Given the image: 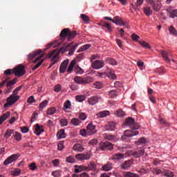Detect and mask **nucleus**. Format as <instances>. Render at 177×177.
Here are the masks:
<instances>
[{
    "instance_id": "20e7f679",
    "label": "nucleus",
    "mask_w": 177,
    "mask_h": 177,
    "mask_svg": "<svg viewBox=\"0 0 177 177\" xmlns=\"http://www.w3.org/2000/svg\"><path fill=\"white\" fill-rule=\"evenodd\" d=\"M76 36L77 32L75 30L71 32L69 28L63 29L59 34L61 41H64L66 38H67V41H71L74 39Z\"/></svg>"
},
{
    "instance_id": "f3484780",
    "label": "nucleus",
    "mask_w": 177,
    "mask_h": 177,
    "mask_svg": "<svg viewBox=\"0 0 177 177\" xmlns=\"http://www.w3.org/2000/svg\"><path fill=\"white\" fill-rule=\"evenodd\" d=\"M152 8L155 12H158L160 9H161V2L160 1L157 0L155 1L152 5Z\"/></svg>"
},
{
    "instance_id": "de8ad7c7",
    "label": "nucleus",
    "mask_w": 177,
    "mask_h": 177,
    "mask_svg": "<svg viewBox=\"0 0 177 177\" xmlns=\"http://www.w3.org/2000/svg\"><path fill=\"white\" fill-rule=\"evenodd\" d=\"M66 162H68L69 164H74V162H75V159L72 156H68L66 158Z\"/></svg>"
},
{
    "instance_id": "a18cd8bd",
    "label": "nucleus",
    "mask_w": 177,
    "mask_h": 177,
    "mask_svg": "<svg viewBox=\"0 0 177 177\" xmlns=\"http://www.w3.org/2000/svg\"><path fill=\"white\" fill-rule=\"evenodd\" d=\"M46 106H48V100H44L41 102V104H39V110H44V109H45Z\"/></svg>"
},
{
    "instance_id": "603ef678",
    "label": "nucleus",
    "mask_w": 177,
    "mask_h": 177,
    "mask_svg": "<svg viewBox=\"0 0 177 177\" xmlns=\"http://www.w3.org/2000/svg\"><path fill=\"white\" fill-rule=\"evenodd\" d=\"M105 139L107 140H111V142H115V136L113 135H106Z\"/></svg>"
},
{
    "instance_id": "ea45409f",
    "label": "nucleus",
    "mask_w": 177,
    "mask_h": 177,
    "mask_svg": "<svg viewBox=\"0 0 177 177\" xmlns=\"http://www.w3.org/2000/svg\"><path fill=\"white\" fill-rule=\"evenodd\" d=\"M75 60H73L71 64H69L67 71L68 73H71V71H73V69L74 68V66H75Z\"/></svg>"
},
{
    "instance_id": "f257e3e1",
    "label": "nucleus",
    "mask_w": 177,
    "mask_h": 177,
    "mask_svg": "<svg viewBox=\"0 0 177 177\" xmlns=\"http://www.w3.org/2000/svg\"><path fill=\"white\" fill-rule=\"evenodd\" d=\"M77 48H78V44H76L74 45V43H70L68 44H64L59 50L55 49L50 52L48 54V57L50 59L52 58L51 60L53 62L50 67H52L53 64L57 63V60H59V55H60V53H64V52L68 51V55L72 56V55H74V52H75V49H77Z\"/></svg>"
},
{
    "instance_id": "6ab92c4d",
    "label": "nucleus",
    "mask_w": 177,
    "mask_h": 177,
    "mask_svg": "<svg viewBox=\"0 0 177 177\" xmlns=\"http://www.w3.org/2000/svg\"><path fill=\"white\" fill-rule=\"evenodd\" d=\"M160 53H161L163 59H165V62H167L168 63L171 62V59H169L171 54H169L168 52L164 51V50H162L160 52Z\"/></svg>"
},
{
    "instance_id": "4c0bfd02",
    "label": "nucleus",
    "mask_w": 177,
    "mask_h": 177,
    "mask_svg": "<svg viewBox=\"0 0 177 177\" xmlns=\"http://www.w3.org/2000/svg\"><path fill=\"white\" fill-rule=\"evenodd\" d=\"M71 124L73 125H75V127H78L81 124V120L78 118H73L71 120Z\"/></svg>"
},
{
    "instance_id": "8fccbe9b",
    "label": "nucleus",
    "mask_w": 177,
    "mask_h": 177,
    "mask_svg": "<svg viewBox=\"0 0 177 177\" xmlns=\"http://www.w3.org/2000/svg\"><path fill=\"white\" fill-rule=\"evenodd\" d=\"M139 44H141V46L144 48H146L147 49H151L150 45H149V44H147L145 41H139Z\"/></svg>"
},
{
    "instance_id": "6e6552de",
    "label": "nucleus",
    "mask_w": 177,
    "mask_h": 177,
    "mask_svg": "<svg viewBox=\"0 0 177 177\" xmlns=\"http://www.w3.org/2000/svg\"><path fill=\"white\" fill-rule=\"evenodd\" d=\"M92 157V153L87 152L86 153H78L75 156L76 160L83 161L84 160H88Z\"/></svg>"
},
{
    "instance_id": "3c124183",
    "label": "nucleus",
    "mask_w": 177,
    "mask_h": 177,
    "mask_svg": "<svg viewBox=\"0 0 177 177\" xmlns=\"http://www.w3.org/2000/svg\"><path fill=\"white\" fill-rule=\"evenodd\" d=\"M51 175L54 177H61L62 176L60 170H57V171H53Z\"/></svg>"
},
{
    "instance_id": "423d86ee",
    "label": "nucleus",
    "mask_w": 177,
    "mask_h": 177,
    "mask_svg": "<svg viewBox=\"0 0 177 177\" xmlns=\"http://www.w3.org/2000/svg\"><path fill=\"white\" fill-rule=\"evenodd\" d=\"M12 73L16 75V77H23L24 74H26V71H24V66L19 65L13 69Z\"/></svg>"
},
{
    "instance_id": "39448f33",
    "label": "nucleus",
    "mask_w": 177,
    "mask_h": 177,
    "mask_svg": "<svg viewBox=\"0 0 177 177\" xmlns=\"http://www.w3.org/2000/svg\"><path fill=\"white\" fill-rule=\"evenodd\" d=\"M124 124L125 125H127V127H129V128H131V129H133V131H136V129H140V126L139 125V124L135 122V120L132 118H127Z\"/></svg>"
},
{
    "instance_id": "a211bd4d",
    "label": "nucleus",
    "mask_w": 177,
    "mask_h": 177,
    "mask_svg": "<svg viewBox=\"0 0 177 177\" xmlns=\"http://www.w3.org/2000/svg\"><path fill=\"white\" fill-rule=\"evenodd\" d=\"M68 64V61L65 60L64 61L59 67V71L60 73H66V70H67V65Z\"/></svg>"
},
{
    "instance_id": "5701e85b",
    "label": "nucleus",
    "mask_w": 177,
    "mask_h": 177,
    "mask_svg": "<svg viewBox=\"0 0 177 177\" xmlns=\"http://www.w3.org/2000/svg\"><path fill=\"white\" fill-rule=\"evenodd\" d=\"M113 23H114V24H118V26H125V23H124L118 16L113 18Z\"/></svg>"
},
{
    "instance_id": "9b49d317",
    "label": "nucleus",
    "mask_w": 177,
    "mask_h": 177,
    "mask_svg": "<svg viewBox=\"0 0 177 177\" xmlns=\"http://www.w3.org/2000/svg\"><path fill=\"white\" fill-rule=\"evenodd\" d=\"M100 100V97L99 96H93L88 98V103L91 106H95V104H97V103H99V100Z\"/></svg>"
},
{
    "instance_id": "c756f323",
    "label": "nucleus",
    "mask_w": 177,
    "mask_h": 177,
    "mask_svg": "<svg viewBox=\"0 0 177 177\" xmlns=\"http://www.w3.org/2000/svg\"><path fill=\"white\" fill-rule=\"evenodd\" d=\"M112 169L113 164L111 162H108L102 167V169L106 171H111Z\"/></svg>"
},
{
    "instance_id": "c85d7f7f",
    "label": "nucleus",
    "mask_w": 177,
    "mask_h": 177,
    "mask_svg": "<svg viewBox=\"0 0 177 177\" xmlns=\"http://www.w3.org/2000/svg\"><path fill=\"white\" fill-rule=\"evenodd\" d=\"M106 131H114L115 129V122H110L106 127Z\"/></svg>"
},
{
    "instance_id": "7ed1b4c3",
    "label": "nucleus",
    "mask_w": 177,
    "mask_h": 177,
    "mask_svg": "<svg viewBox=\"0 0 177 177\" xmlns=\"http://www.w3.org/2000/svg\"><path fill=\"white\" fill-rule=\"evenodd\" d=\"M23 88V86H20L19 87H17L12 92V95H11L8 99L7 102L4 104V107L8 108L9 106H12V104H15L19 99H20V97L18 95H16L19 93V91H21V88Z\"/></svg>"
},
{
    "instance_id": "6e6d98bb",
    "label": "nucleus",
    "mask_w": 177,
    "mask_h": 177,
    "mask_svg": "<svg viewBox=\"0 0 177 177\" xmlns=\"http://www.w3.org/2000/svg\"><path fill=\"white\" fill-rule=\"evenodd\" d=\"M153 174L155 175H160V174H162V171L160 169L158 168H154L152 169Z\"/></svg>"
},
{
    "instance_id": "412c9836",
    "label": "nucleus",
    "mask_w": 177,
    "mask_h": 177,
    "mask_svg": "<svg viewBox=\"0 0 177 177\" xmlns=\"http://www.w3.org/2000/svg\"><path fill=\"white\" fill-rule=\"evenodd\" d=\"M9 117H10V112H9V111L3 114L0 117V125H2V124H3V122H4V121H6V119L9 118Z\"/></svg>"
},
{
    "instance_id": "ddd939ff",
    "label": "nucleus",
    "mask_w": 177,
    "mask_h": 177,
    "mask_svg": "<svg viewBox=\"0 0 177 177\" xmlns=\"http://www.w3.org/2000/svg\"><path fill=\"white\" fill-rule=\"evenodd\" d=\"M86 129H87L88 135H89V136L94 135V133H96L95 127L92 123H89L88 124Z\"/></svg>"
},
{
    "instance_id": "a19ab883",
    "label": "nucleus",
    "mask_w": 177,
    "mask_h": 177,
    "mask_svg": "<svg viewBox=\"0 0 177 177\" xmlns=\"http://www.w3.org/2000/svg\"><path fill=\"white\" fill-rule=\"evenodd\" d=\"M56 111L57 110L55 107H51L47 110V114L48 115H53V114H55Z\"/></svg>"
},
{
    "instance_id": "473e14b6",
    "label": "nucleus",
    "mask_w": 177,
    "mask_h": 177,
    "mask_svg": "<svg viewBox=\"0 0 177 177\" xmlns=\"http://www.w3.org/2000/svg\"><path fill=\"white\" fill-rule=\"evenodd\" d=\"M57 135L59 139H64V138H66V133H64V129L59 130Z\"/></svg>"
},
{
    "instance_id": "c9c22d12",
    "label": "nucleus",
    "mask_w": 177,
    "mask_h": 177,
    "mask_svg": "<svg viewBox=\"0 0 177 177\" xmlns=\"http://www.w3.org/2000/svg\"><path fill=\"white\" fill-rule=\"evenodd\" d=\"M74 81L76 84L83 85V77L80 76H76L74 77Z\"/></svg>"
},
{
    "instance_id": "1a4fd4ad",
    "label": "nucleus",
    "mask_w": 177,
    "mask_h": 177,
    "mask_svg": "<svg viewBox=\"0 0 177 177\" xmlns=\"http://www.w3.org/2000/svg\"><path fill=\"white\" fill-rule=\"evenodd\" d=\"M100 149H101V150H113V146L111 142H101L100 143Z\"/></svg>"
},
{
    "instance_id": "bb28decb",
    "label": "nucleus",
    "mask_w": 177,
    "mask_h": 177,
    "mask_svg": "<svg viewBox=\"0 0 177 177\" xmlns=\"http://www.w3.org/2000/svg\"><path fill=\"white\" fill-rule=\"evenodd\" d=\"M122 175L123 177H139V174L131 171H124Z\"/></svg>"
},
{
    "instance_id": "13d9d810",
    "label": "nucleus",
    "mask_w": 177,
    "mask_h": 177,
    "mask_svg": "<svg viewBox=\"0 0 177 177\" xmlns=\"http://www.w3.org/2000/svg\"><path fill=\"white\" fill-rule=\"evenodd\" d=\"M80 135L84 137L89 136V134H88V130H86V129L80 130Z\"/></svg>"
},
{
    "instance_id": "a878e982",
    "label": "nucleus",
    "mask_w": 177,
    "mask_h": 177,
    "mask_svg": "<svg viewBox=\"0 0 177 177\" xmlns=\"http://www.w3.org/2000/svg\"><path fill=\"white\" fill-rule=\"evenodd\" d=\"M91 82H93V77L91 76H86L83 77L82 85H88V84H91Z\"/></svg>"
},
{
    "instance_id": "5fc2aeb1",
    "label": "nucleus",
    "mask_w": 177,
    "mask_h": 177,
    "mask_svg": "<svg viewBox=\"0 0 177 177\" xmlns=\"http://www.w3.org/2000/svg\"><path fill=\"white\" fill-rule=\"evenodd\" d=\"M75 72H76L77 74H84V69L80 66H77L75 68Z\"/></svg>"
},
{
    "instance_id": "7c9ffc66",
    "label": "nucleus",
    "mask_w": 177,
    "mask_h": 177,
    "mask_svg": "<svg viewBox=\"0 0 177 177\" xmlns=\"http://www.w3.org/2000/svg\"><path fill=\"white\" fill-rule=\"evenodd\" d=\"M109 95L111 99H115L118 96V92L117 90H112L109 92Z\"/></svg>"
},
{
    "instance_id": "cd10ccee",
    "label": "nucleus",
    "mask_w": 177,
    "mask_h": 177,
    "mask_svg": "<svg viewBox=\"0 0 177 177\" xmlns=\"http://www.w3.org/2000/svg\"><path fill=\"white\" fill-rule=\"evenodd\" d=\"M73 149L75 151H79V152H82L84 150V147L81 144H75L73 146Z\"/></svg>"
},
{
    "instance_id": "37998d69",
    "label": "nucleus",
    "mask_w": 177,
    "mask_h": 177,
    "mask_svg": "<svg viewBox=\"0 0 177 177\" xmlns=\"http://www.w3.org/2000/svg\"><path fill=\"white\" fill-rule=\"evenodd\" d=\"M106 63L111 64L112 66H117V61L113 58H107Z\"/></svg>"
},
{
    "instance_id": "e433bc0d",
    "label": "nucleus",
    "mask_w": 177,
    "mask_h": 177,
    "mask_svg": "<svg viewBox=\"0 0 177 177\" xmlns=\"http://www.w3.org/2000/svg\"><path fill=\"white\" fill-rule=\"evenodd\" d=\"M162 175H164V176H167V177H173L174 173L169 170H164L162 171Z\"/></svg>"
},
{
    "instance_id": "9d476101",
    "label": "nucleus",
    "mask_w": 177,
    "mask_h": 177,
    "mask_svg": "<svg viewBox=\"0 0 177 177\" xmlns=\"http://www.w3.org/2000/svg\"><path fill=\"white\" fill-rule=\"evenodd\" d=\"M19 154H13L9 156L3 162L4 165H9V164H12L13 161H16L17 158H19Z\"/></svg>"
},
{
    "instance_id": "f8f14e48",
    "label": "nucleus",
    "mask_w": 177,
    "mask_h": 177,
    "mask_svg": "<svg viewBox=\"0 0 177 177\" xmlns=\"http://www.w3.org/2000/svg\"><path fill=\"white\" fill-rule=\"evenodd\" d=\"M93 67L95 68V70H99V68L104 67V62L101 60H95L93 63Z\"/></svg>"
},
{
    "instance_id": "2f4dec72",
    "label": "nucleus",
    "mask_w": 177,
    "mask_h": 177,
    "mask_svg": "<svg viewBox=\"0 0 177 177\" xmlns=\"http://www.w3.org/2000/svg\"><path fill=\"white\" fill-rule=\"evenodd\" d=\"M12 135H15V130L8 129L4 134V137L8 139L12 136Z\"/></svg>"
},
{
    "instance_id": "0e129e2a",
    "label": "nucleus",
    "mask_w": 177,
    "mask_h": 177,
    "mask_svg": "<svg viewBox=\"0 0 177 177\" xmlns=\"http://www.w3.org/2000/svg\"><path fill=\"white\" fill-rule=\"evenodd\" d=\"M66 109H70V106H71V102L70 100H66L64 104Z\"/></svg>"
},
{
    "instance_id": "72a5a7b5",
    "label": "nucleus",
    "mask_w": 177,
    "mask_h": 177,
    "mask_svg": "<svg viewBox=\"0 0 177 177\" xmlns=\"http://www.w3.org/2000/svg\"><path fill=\"white\" fill-rule=\"evenodd\" d=\"M91 48V44H85L83 45L79 50H77V53L84 52V50H88Z\"/></svg>"
},
{
    "instance_id": "09e8293b",
    "label": "nucleus",
    "mask_w": 177,
    "mask_h": 177,
    "mask_svg": "<svg viewBox=\"0 0 177 177\" xmlns=\"http://www.w3.org/2000/svg\"><path fill=\"white\" fill-rule=\"evenodd\" d=\"M20 174H21V170L19 169H16L15 170L11 171V175L13 176H19Z\"/></svg>"
},
{
    "instance_id": "f03ea898",
    "label": "nucleus",
    "mask_w": 177,
    "mask_h": 177,
    "mask_svg": "<svg viewBox=\"0 0 177 177\" xmlns=\"http://www.w3.org/2000/svg\"><path fill=\"white\" fill-rule=\"evenodd\" d=\"M41 53H42V50L39 49L37 50L32 52V53H30L28 55V59L29 60H32V59H34L35 57H37V56H39L34 61V63H37L36 66H37V68H39V66H41V64H42V63H44V57L45 56V54H41Z\"/></svg>"
},
{
    "instance_id": "79ce46f5",
    "label": "nucleus",
    "mask_w": 177,
    "mask_h": 177,
    "mask_svg": "<svg viewBox=\"0 0 177 177\" xmlns=\"http://www.w3.org/2000/svg\"><path fill=\"white\" fill-rule=\"evenodd\" d=\"M169 31L170 34H171V35H174V37H177L176 29H175L173 26H171L169 28Z\"/></svg>"
},
{
    "instance_id": "680f3d73",
    "label": "nucleus",
    "mask_w": 177,
    "mask_h": 177,
    "mask_svg": "<svg viewBox=\"0 0 177 177\" xmlns=\"http://www.w3.org/2000/svg\"><path fill=\"white\" fill-rule=\"evenodd\" d=\"M80 17H81V19L83 20V21H89V17H88V15L82 14Z\"/></svg>"
},
{
    "instance_id": "b1692460",
    "label": "nucleus",
    "mask_w": 177,
    "mask_h": 177,
    "mask_svg": "<svg viewBox=\"0 0 177 177\" xmlns=\"http://www.w3.org/2000/svg\"><path fill=\"white\" fill-rule=\"evenodd\" d=\"M124 156H125L124 155V153H118L113 155L112 160H116L117 161H120V160H124Z\"/></svg>"
},
{
    "instance_id": "49530a36",
    "label": "nucleus",
    "mask_w": 177,
    "mask_h": 177,
    "mask_svg": "<svg viewBox=\"0 0 177 177\" xmlns=\"http://www.w3.org/2000/svg\"><path fill=\"white\" fill-rule=\"evenodd\" d=\"M88 167L89 171H96V164L95 162H91Z\"/></svg>"
},
{
    "instance_id": "aec40b11",
    "label": "nucleus",
    "mask_w": 177,
    "mask_h": 177,
    "mask_svg": "<svg viewBox=\"0 0 177 177\" xmlns=\"http://www.w3.org/2000/svg\"><path fill=\"white\" fill-rule=\"evenodd\" d=\"M96 115L98 118H104V117H107V115H110V111H103L96 113Z\"/></svg>"
},
{
    "instance_id": "052dcab7",
    "label": "nucleus",
    "mask_w": 177,
    "mask_h": 177,
    "mask_svg": "<svg viewBox=\"0 0 177 177\" xmlns=\"http://www.w3.org/2000/svg\"><path fill=\"white\" fill-rule=\"evenodd\" d=\"M116 115H118V117H124V115H125V112L120 109L116 111Z\"/></svg>"
},
{
    "instance_id": "864d4df0",
    "label": "nucleus",
    "mask_w": 177,
    "mask_h": 177,
    "mask_svg": "<svg viewBox=\"0 0 177 177\" xmlns=\"http://www.w3.org/2000/svg\"><path fill=\"white\" fill-rule=\"evenodd\" d=\"M7 81H9V79H7ZM6 84H7L6 85L7 88H9L12 86V85H15V84H16V80H12L11 81L7 82Z\"/></svg>"
},
{
    "instance_id": "e2e57ef3",
    "label": "nucleus",
    "mask_w": 177,
    "mask_h": 177,
    "mask_svg": "<svg viewBox=\"0 0 177 177\" xmlns=\"http://www.w3.org/2000/svg\"><path fill=\"white\" fill-rule=\"evenodd\" d=\"M75 167H77L76 169H75V174H78L82 171V165H80V166L75 165Z\"/></svg>"
},
{
    "instance_id": "f704fd0d",
    "label": "nucleus",
    "mask_w": 177,
    "mask_h": 177,
    "mask_svg": "<svg viewBox=\"0 0 177 177\" xmlns=\"http://www.w3.org/2000/svg\"><path fill=\"white\" fill-rule=\"evenodd\" d=\"M135 143L139 146L140 145H145V143H147V140L145 138H140L138 141H136Z\"/></svg>"
},
{
    "instance_id": "58836bf2",
    "label": "nucleus",
    "mask_w": 177,
    "mask_h": 177,
    "mask_svg": "<svg viewBox=\"0 0 177 177\" xmlns=\"http://www.w3.org/2000/svg\"><path fill=\"white\" fill-rule=\"evenodd\" d=\"M14 138L17 142H20L21 140V134L17 131H15V133L13 134Z\"/></svg>"
},
{
    "instance_id": "338daca9",
    "label": "nucleus",
    "mask_w": 177,
    "mask_h": 177,
    "mask_svg": "<svg viewBox=\"0 0 177 177\" xmlns=\"http://www.w3.org/2000/svg\"><path fill=\"white\" fill-rule=\"evenodd\" d=\"M55 92L59 93V91H62V86L60 84H57L54 88Z\"/></svg>"
},
{
    "instance_id": "69168bd1",
    "label": "nucleus",
    "mask_w": 177,
    "mask_h": 177,
    "mask_svg": "<svg viewBox=\"0 0 177 177\" xmlns=\"http://www.w3.org/2000/svg\"><path fill=\"white\" fill-rule=\"evenodd\" d=\"M79 118H80V120H82L83 121L86 120V114H85V113H80Z\"/></svg>"
},
{
    "instance_id": "774afa93",
    "label": "nucleus",
    "mask_w": 177,
    "mask_h": 177,
    "mask_svg": "<svg viewBox=\"0 0 177 177\" xmlns=\"http://www.w3.org/2000/svg\"><path fill=\"white\" fill-rule=\"evenodd\" d=\"M21 131L22 132V133H27V132H28V127H21Z\"/></svg>"
},
{
    "instance_id": "4468645a",
    "label": "nucleus",
    "mask_w": 177,
    "mask_h": 177,
    "mask_svg": "<svg viewBox=\"0 0 177 177\" xmlns=\"http://www.w3.org/2000/svg\"><path fill=\"white\" fill-rule=\"evenodd\" d=\"M145 154V149H140L138 151H132L131 152V155L136 158H139V157H142Z\"/></svg>"
},
{
    "instance_id": "c03bdc74",
    "label": "nucleus",
    "mask_w": 177,
    "mask_h": 177,
    "mask_svg": "<svg viewBox=\"0 0 177 177\" xmlns=\"http://www.w3.org/2000/svg\"><path fill=\"white\" fill-rule=\"evenodd\" d=\"M75 99L77 102H84V100L86 99V97L85 95H76Z\"/></svg>"
},
{
    "instance_id": "dca6fc26",
    "label": "nucleus",
    "mask_w": 177,
    "mask_h": 177,
    "mask_svg": "<svg viewBox=\"0 0 177 177\" xmlns=\"http://www.w3.org/2000/svg\"><path fill=\"white\" fill-rule=\"evenodd\" d=\"M44 127L39 126V124H37L35 125V131L34 133L37 136H39L42 132H44Z\"/></svg>"
},
{
    "instance_id": "393cba45",
    "label": "nucleus",
    "mask_w": 177,
    "mask_h": 177,
    "mask_svg": "<svg viewBox=\"0 0 177 177\" xmlns=\"http://www.w3.org/2000/svg\"><path fill=\"white\" fill-rule=\"evenodd\" d=\"M143 12L146 16H151L153 15V10L150 6H146L143 8Z\"/></svg>"
},
{
    "instance_id": "2eb2a0df",
    "label": "nucleus",
    "mask_w": 177,
    "mask_h": 177,
    "mask_svg": "<svg viewBox=\"0 0 177 177\" xmlns=\"http://www.w3.org/2000/svg\"><path fill=\"white\" fill-rule=\"evenodd\" d=\"M132 164L133 163L131 160H126L122 164L120 165V168L121 169H124V170L129 169V168H131V167L132 166Z\"/></svg>"
},
{
    "instance_id": "4d7b16f0",
    "label": "nucleus",
    "mask_w": 177,
    "mask_h": 177,
    "mask_svg": "<svg viewBox=\"0 0 177 177\" xmlns=\"http://www.w3.org/2000/svg\"><path fill=\"white\" fill-rule=\"evenodd\" d=\"M170 17L171 19H175V17H177V9L176 10H173L171 12H170Z\"/></svg>"
},
{
    "instance_id": "4be33fe9",
    "label": "nucleus",
    "mask_w": 177,
    "mask_h": 177,
    "mask_svg": "<svg viewBox=\"0 0 177 177\" xmlns=\"http://www.w3.org/2000/svg\"><path fill=\"white\" fill-rule=\"evenodd\" d=\"M9 117H10V112H9V111L3 114L0 117V125H2V124H3V122H4V121H6V119L9 118Z\"/></svg>"
},
{
    "instance_id": "0eeeda50",
    "label": "nucleus",
    "mask_w": 177,
    "mask_h": 177,
    "mask_svg": "<svg viewBox=\"0 0 177 177\" xmlns=\"http://www.w3.org/2000/svg\"><path fill=\"white\" fill-rule=\"evenodd\" d=\"M139 135V131H131V130H126L124 131V135L122 136V140H127V138H132V136H136Z\"/></svg>"
},
{
    "instance_id": "bf43d9fd",
    "label": "nucleus",
    "mask_w": 177,
    "mask_h": 177,
    "mask_svg": "<svg viewBox=\"0 0 177 177\" xmlns=\"http://www.w3.org/2000/svg\"><path fill=\"white\" fill-rule=\"evenodd\" d=\"M28 103H29L30 104H32V103H35V98H34V95H32L30 97H29L27 100Z\"/></svg>"
}]
</instances>
